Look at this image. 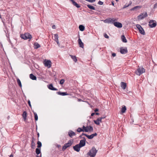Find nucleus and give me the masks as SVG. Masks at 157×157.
<instances>
[{"label": "nucleus", "instance_id": "nucleus-25", "mask_svg": "<svg viewBox=\"0 0 157 157\" xmlns=\"http://www.w3.org/2000/svg\"><path fill=\"white\" fill-rule=\"evenodd\" d=\"M85 27L82 25H80L79 26V30L81 31H83L85 29Z\"/></svg>", "mask_w": 157, "mask_h": 157}, {"label": "nucleus", "instance_id": "nucleus-53", "mask_svg": "<svg viewBox=\"0 0 157 157\" xmlns=\"http://www.w3.org/2000/svg\"><path fill=\"white\" fill-rule=\"evenodd\" d=\"M36 157H41V154L39 155H36Z\"/></svg>", "mask_w": 157, "mask_h": 157}, {"label": "nucleus", "instance_id": "nucleus-1", "mask_svg": "<svg viewBox=\"0 0 157 157\" xmlns=\"http://www.w3.org/2000/svg\"><path fill=\"white\" fill-rule=\"evenodd\" d=\"M98 151L94 147H92L89 152L88 153L87 155H89L91 157H94L95 156Z\"/></svg>", "mask_w": 157, "mask_h": 157}, {"label": "nucleus", "instance_id": "nucleus-27", "mask_svg": "<svg viewBox=\"0 0 157 157\" xmlns=\"http://www.w3.org/2000/svg\"><path fill=\"white\" fill-rule=\"evenodd\" d=\"M54 40L55 41H58V40H58L59 37H58V34L56 33V34H54Z\"/></svg>", "mask_w": 157, "mask_h": 157}, {"label": "nucleus", "instance_id": "nucleus-23", "mask_svg": "<svg viewBox=\"0 0 157 157\" xmlns=\"http://www.w3.org/2000/svg\"><path fill=\"white\" fill-rule=\"evenodd\" d=\"M73 141L71 140H70L67 143H65V144L68 147L71 145L73 143Z\"/></svg>", "mask_w": 157, "mask_h": 157}, {"label": "nucleus", "instance_id": "nucleus-5", "mask_svg": "<svg viewBox=\"0 0 157 157\" xmlns=\"http://www.w3.org/2000/svg\"><path fill=\"white\" fill-rule=\"evenodd\" d=\"M147 16V12L143 13H141L138 16L137 18L139 20H140L144 19L145 17Z\"/></svg>", "mask_w": 157, "mask_h": 157}, {"label": "nucleus", "instance_id": "nucleus-22", "mask_svg": "<svg viewBox=\"0 0 157 157\" xmlns=\"http://www.w3.org/2000/svg\"><path fill=\"white\" fill-rule=\"evenodd\" d=\"M29 77L30 79L33 80H36V77L33 74H31L29 75Z\"/></svg>", "mask_w": 157, "mask_h": 157}, {"label": "nucleus", "instance_id": "nucleus-30", "mask_svg": "<svg viewBox=\"0 0 157 157\" xmlns=\"http://www.w3.org/2000/svg\"><path fill=\"white\" fill-rule=\"evenodd\" d=\"M71 56V59L73 60V61L75 62H76L77 60V59H76V57L75 56H72V55H70Z\"/></svg>", "mask_w": 157, "mask_h": 157}, {"label": "nucleus", "instance_id": "nucleus-45", "mask_svg": "<svg viewBox=\"0 0 157 157\" xmlns=\"http://www.w3.org/2000/svg\"><path fill=\"white\" fill-rule=\"evenodd\" d=\"M104 36L105 38H108L109 37V36H108V35L106 33H104Z\"/></svg>", "mask_w": 157, "mask_h": 157}, {"label": "nucleus", "instance_id": "nucleus-32", "mask_svg": "<svg viewBox=\"0 0 157 157\" xmlns=\"http://www.w3.org/2000/svg\"><path fill=\"white\" fill-rule=\"evenodd\" d=\"M87 6L90 9L94 10H95V7H94L93 6H91L90 5H87Z\"/></svg>", "mask_w": 157, "mask_h": 157}, {"label": "nucleus", "instance_id": "nucleus-60", "mask_svg": "<svg viewBox=\"0 0 157 157\" xmlns=\"http://www.w3.org/2000/svg\"><path fill=\"white\" fill-rule=\"evenodd\" d=\"M10 157H13V155L12 154H11L10 155Z\"/></svg>", "mask_w": 157, "mask_h": 157}, {"label": "nucleus", "instance_id": "nucleus-55", "mask_svg": "<svg viewBox=\"0 0 157 157\" xmlns=\"http://www.w3.org/2000/svg\"><path fill=\"white\" fill-rule=\"evenodd\" d=\"M105 117H100L99 118L100 119H101V120L102 119H104L105 118Z\"/></svg>", "mask_w": 157, "mask_h": 157}, {"label": "nucleus", "instance_id": "nucleus-8", "mask_svg": "<svg viewBox=\"0 0 157 157\" xmlns=\"http://www.w3.org/2000/svg\"><path fill=\"white\" fill-rule=\"evenodd\" d=\"M120 49V52L122 54H125L128 52L127 48L126 47H121Z\"/></svg>", "mask_w": 157, "mask_h": 157}, {"label": "nucleus", "instance_id": "nucleus-3", "mask_svg": "<svg viewBox=\"0 0 157 157\" xmlns=\"http://www.w3.org/2000/svg\"><path fill=\"white\" fill-rule=\"evenodd\" d=\"M145 72V69L143 67H138L136 71V75L140 76Z\"/></svg>", "mask_w": 157, "mask_h": 157}, {"label": "nucleus", "instance_id": "nucleus-28", "mask_svg": "<svg viewBox=\"0 0 157 157\" xmlns=\"http://www.w3.org/2000/svg\"><path fill=\"white\" fill-rule=\"evenodd\" d=\"M88 127H87V126L85 127L84 126H83L82 128L83 130V132H89V130L88 129H87V128Z\"/></svg>", "mask_w": 157, "mask_h": 157}, {"label": "nucleus", "instance_id": "nucleus-56", "mask_svg": "<svg viewBox=\"0 0 157 157\" xmlns=\"http://www.w3.org/2000/svg\"><path fill=\"white\" fill-rule=\"evenodd\" d=\"M98 111V109H96L95 110H94V112H97V111Z\"/></svg>", "mask_w": 157, "mask_h": 157}, {"label": "nucleus", "instance_id": "nucleus-64", "mask_svg": "<svg viewBox=\"0 0 157 157\" xmlns=\"http://www.w3.org/2000/svg\"><path fill=\"white\" fill-rule=\"evenodd\" d=\"M32 140H33L34 141V140H35V139H34V137H33L32 138Z\"/></svg>", "mask_w": 157, "mask_h": 157}, {"label": "nucleus", "instance_id": "nucleus-15", "mask_svg": "<svg viewBox=\"0 0 157 157\" xmlns=\"http://www.w3.org/2000/svg\"><path fill=\"white\" fill-rule=\"evenodd\" d=\"M78 43L79 47L81 48H84V44L82 42L81 39L79 38L78 40Z\"/></svg>", "mask_w": 157, "mask_h": 157}, {"label": "nucleus", "instance_id": "nucleus-14", "mask_svg": "<svg viewBox=\"0 0 157 157\" xmlns=\"http://www.w3.org/2000/svg\"><path fill=\"white\" fill-rule=\"evenodd\" d=\"M68 133L69 136L71 138L73 136H75L76 135L75 133L71 130L69 131Z\"/></svg>", "mask_w": 157, "mask_h": 157}, {"label": "nucleus", "instance_id": "nucleus-63", "mask_svg": "<svg viewBox=\"0 0 157 157\" xmlns=\"http://www.w3.org/2000/svg\"><path fill=\"white\" fill-rule=\"evenodd\" d=\"M95 114L96 115H98L99 114V113H96Z\"/></svg>", "mask_w": 157, "mask_h": 157}, {"label": "nucleus", "instance_id": "nucleus-19", "mask_svg": "<svg viewBox=\"0 0 157 157\" xmlns=\"http://www.w3.org/2000/svg\"><path fill=\"white\" fill-rule=\"evenodd\" d=\"M94 121L95 124L97 125H99L100 123L101 122V119H100L99 118H98L96 120H94Z\"/></svg>", "mask_w": 157, "mask_h": 157}, {"label": "nucleus", "instance_id": "nucleus-50", "mask_svg": "<svg viewBox=\"0 0 157 157\" xmlns=\"http://www.w3.org/2000/svg\"><path fill=\"white\" fill-rule=\"evenodd\" d=\"M132 2L131 1H130L129 2V4H128L129 5V6H131L132 4Z\"/></svg>", "mask_w": 157, "mask_h": 157}, {"label": "nucleus", "instance_id": "nucleus-49", "mask_svg": "<svg viewBox=\"0 0 157 157\" xmlns=\"http://www.w3.org/2000/svg\"><path fill=\"white\" fill-rule=\"evenodd\" d=\"M52 28L53 29H56V26L55 25H53L52 27Z\"/></svg>", "mask_w": 157, "mask_h": 157}, {"label": "nucleus", "instance_id": "nucleus-61", "mask_svg": "<svg viewBox=\"0 0 157 157\" xmlns=\"http://www.w3.org/2000/svg\"><path fill=\"white\" fill-rule=\"evenodd\" d=\"M37 135L38 136V138L39 137V133H38L37 134Z\"/></svg>", "mask_w": 157, "mask_h": 157}, {"label": "nucleus", "instance_id": "nucleus-58", "mask_svg": "<svg viewBox=\"0 0 157 157\" xmlns=\"http://www.w3.org/2000/svg\"><path fill=\"white\" fill-rule=\"evenodd\" d=\"M95 114V113H93L91 114V116H93L94 114Z\"/></svg>", "mask_w": 157, "mask_h": 157}, {"label": "nucleus", "instance_id": "nucleus-20", "mask_svg": "<svg viewBox=\"0 0 157 157\" xmlns=\"http://www.w3.org/2000/svg\"><path fill=\"white\" fill-rule=\"evenodd\" d=\"M142 7V6H137L131 8L130 10L131 11H134V10H136L137 9H140Z\"/></svg>", "mask_w": 157, "mask_h": 157}, {"label": "nucleus", "instance_id": "nucleus-29", "mask_svg": "<svg viewBox=\"0 0 157 157\" xmlns=\"http://www.w3.org/2000/svg\"><path fill=\"white\" fill-rule=\"evenodd\" d=\"M88 127L87 128V129H88L89 132H92L93 131V128L92 126H87Z\"/></svg>", "mask_w": 157, "mask_h": 157}, {"label": "nucleus", "instance_id": "nucleus-36", "mask_svg": "<svg viewBox=\"0 0 157 157\" xmlns=\"http://www.w3.org/2000/svg\"><path fill=\"white\" fill-rule=\"evenodd\" d=\"M31 144L32 145V148L33 149H34L35 147V143H34V141L33 140H32Z\"/></svg>", "mask_w": 157, "mask_h": 157}, {"label": "nucleus", "instance_id": "nucleus-11", "mask_svg": "<svg viewBox=\"0 0 157 157\" xmlns=\"http://www.w3.org/2000/svg\"><path fill=\"white\" fill-rule=\"evenodd\" d=\"M114 25L118 28H121L122 27V25L121 23L118 22H115L114 23Z\"/></svg>", "mask_w": 157, "mask_h": 157}, {"label": "nucleus", "instance_id": "nucleus-46", "mask_svg": "<svg viewBox=\"0 0 157 157\" xmlns=\"http://www.w3.org/2000/svg\"><path fill=\"white\" fill-rule=\"evenodd\" d=\"M28 104H29V106L30 107H31L32 106H31V102H30V101L29 100L28 101Z\"/></svg>", "mask_w": 157, "mask_h": 157}, {"label": "nucleus", "instance_id": "nucleus-52", "mask_svg": "<svg viewBox=\"0 0 157 157\" xmlns=\"http://www.w3.org/2000/svg\"><path fill=\"white\" fill-rule=\"evenodd\" d=\"M82 138L83 139V140H84L85 142H86V140L85 137H82Z\"/></svg>", "mask_w": 157, "mask_h": 157}, {"label": "nucleus", "instance_id": "nucleus-34", "mask_svg": "<svg viewBox=\"0 0 157 157\" xmlns=\"http://www.w3.org/2000/svg\"><path fill=\"white\" fill-rule=\"evenodd\" d=\"M126 110V108L125 106H124L123 107L121 108V111L122 113H124Z\"/></svg>", "mask_w": 157, "mask_h": 157}, {"label": "nucleus", "instance_id": "nucleus-6", "mask_svg": "<svg viewBox=\"0 0 157 157\" xmlns=\"http://www.w3.org/2000/svg\"><path fill=\"white\" fill-rule=\"evenodd\" d=\"M136 27L139 30L140 33L143 35H145V32L143 28L139 24H137L136 25Z\"/></svg>", "mask_w": 157, "mask_h": 157}, {"label": "nucleus", "instance_id": "nucleus-21", "mask_svg": "<svg viewBox=\"0 0 157 157\" xmlns=\"http://www.w3.org/2000/svg\"><path fill=\"white\" fill-rule=\"evenodd\" d=\"M121 87L123 89H125L126 87V83L124 82H121Z\"/></svg>", "mask_w": 157, "mask_h": 157}, {"label": "nucleus", "instance_id": "nucleus-40", "mask_svg": "<svg viewBox=\"0 0 157 157\" xmlns=\"http://www.w3.org/2000/svg\"><path fill=\"white\" fill-rule=\"evenodd\" d=\"M67 147H68L65 144H64V146L63 147H62V150L63 151H64V150H65Z\"/></svg>", "mask_w": 157, "mask_h": 157}, {"label": "nucleus", "instance_id": "nucleus-48", "mask_svg": "<svg viewBox=\"0 0 157 157\" xmlns=\"http://www.w3.org/2000/svg\"><path fill=\"white\" fill-rule=\"evenodd\" d=\"M116 55V54L115 53H112V56L113 57H115Z\"/></svg>", "mask_w": 157, "mask_h": 157}, {"label": "nucleus", "instance_id": "nucleus-47", "mask_svg": "<svg viewBox=\"0 0 157 157\" xmlns=\"http://www.w3.org/2000/svg\"><path fill=\"white\" fill-rule=\"evenodd\" d=\"M157 7V2L154 5V8L155 9Z\"/></svg>", "mask_w": 157, "mask_h": 157}, {"label": "nucleus", "instance_id": "nucleus-7", "mask_svg": "<svg viewBox=\"0 0 157 157\" xmlns=\"http://www.w3.org/2000/svg\"><path fill=\"white\" fill-rule=\"evenodd\" d=\"M149 25L151 28H153L156 25V22L155 21L151 20L149 22Z\"/></svg>", "mask_w": 157, "mask_h": 157}, {"label": "nucleus", "instance_id": "nucleus-2", "mask_svg": "<svg viewBox=\"0 0 157 157\" xmlns=\"http://www.w3.org/2000/svg\"><path fill=\"white\" fill-rule=\"evenodd\" d=\"M118 19L114 18H109L104 21V22L105 23L108 24H114L115 21H117Z\"/></svg>", "mask_w": 157, "mask_h": 157}, {"label": "nucleus", "instance_id": "nucleus-10", "mask_svg": "<svg viewBox=\"0 0 157 157\" xmlns=\"http://www.w3.org/2000/svg\"><path fill=\"white\" fill-rule=\"evenodd\" d=\"M81 147L78 144H77L73 147L74 150L77 152H79Z\"/></svg>", "mask_w": 157, "mask_h": 157}, {"label": "nucleus", "instance_id": "nucleus-54", "mask_svg": "<svg viewBox=\"0 0 157 157\" xmlns=\"http://www.w3.org/2000/svg\"><path fill=\"white\" fill-rule=\"evenodd\" d=\"M56 42L57 43V44L59 45V46L60 43L59 41V40L58 41H56Z\"/></svg>", "mask_w": 157, "mask_h": 157}, {"label": "nucleus", "instance_id": "nucleus-59", "mask_svg": "<svg viewBox=\"0 0 157 157\" xmlns=\"http://www.w3.org/2000/svg\"><path fill=\"white\" fill-rule=\"evenodd\" d=\"M78 101H82V99H81L78 98Z\"/></svg>", "mask_w": 157, "mask_h": 157}, {"label": "nucleus", "instance_id": "nucleus-13", "mask_svg": "<svg viewBox=\"0 0 157 157\" xmlns=\"http://www.w3.org/2000/svg\"><path fill=\"white\" fill-rule=\"evenodd\" d=\"M48 89L52 90H57L58 89L54 87L52 84L49 85L48 86Z\"/></svg>", "mask_w": 157, "mask_h": 157}, {"label": "nucleus", "instance_id": "nucleus-43", "mask_svg": "<svg viewBox=\"0 0 157 157\" xmlns=\"http://www.w3.org/2000/svg\"><path fill=\"white\" fill-rule=\"evenodd\" d=\"M129 6V5H128L127 4V3H126L124 6V7H123V9H124L126 8H127Z\"/></svg>", "mask_w": 157, "mask_h": 157}, {"label": "nucleus", "instance_id": "nucleus-37", "mask_svg": "<svg viewBox=\"0 0 157 157\" xmlns=\"http://www.w3.org/2000/svg\"><path fill=\"white\" fill-rule=\"evenodd\" d=\"M17 82L19 86H20V87H21L22 85L21 82L19 78L17 79Z\"/></svg>", "mask_w": 157, "mask_h": 157}, {"label": "nucleus", "instance_id": "nucleus-35", "mask_svg": "<svg viewBox=\"0 0 157 157\" xmlns=\"http://www.w3.org/2000/svg\"><path fill=\"white\" fill-rule=\"evenodd\" d=\"M33 113L34 115L35 120L36 121H37L38 119V117L37 114L36 112H33Z\"/></svg>", "mask_w": 157, "mask_h": 157}, {"label": "nucleus", "instance_id": "nucleus-44", "mask_svg": "<svg viewBox=\"0 0 157 157\" xmlns=\"http://www.w3.org/2000/svg\"><path fill=\"white\" fill-rule=\"evenodd\" d=\"M86 1L89 2H90L92 3L94 2L95 0H86Z\"/></svg>", "mask_w": 157, "mask_h": 157}, {"label": "nucleus", "instance_id": "nucleus-17", "mask_svg": "<svg viewBox=\"0 0 157 157\" xmlns=\"http://www.w3.org/2000/svg\"><path fill=\"white\" fill-rule=\"evenodd\" d=\"M56 93L59 95L62 96H65L68 95V94L66 92H61L60 91L57 92Z\"/></svg>", "mask_w": 157, "mask_h": 157}, {"label": "nucleus", "instance_id": "nucleus-57", "mask_svg": "<svg viewBox=\"0 0 157 157\" xmlns=\"http://www.w3.org/2000/svg\"><path fill=\"white\" fill-rule=\"evenodd\" d=\"M111 4H112V5L114 6V1H112L111 2Z\"/></svg>", "mask_w": 157, "mask_h": 157}, {"label": "nucleus", "instance_id": "nucleus-18", "mask_svg": "<svg viewBox=\"0 0 157 157\" xmlns=\"http://www.w3.org/2000/svg\"><path fill=\"white\" fill-rule=\"evenodd\" d=\"M70 1L72 2L73 4L76 7L79 8L80 7V6L74 0H70Z\"/></svg>", "mask_w": 157, "mask_h": 157}, {"label": "nucleus", "instance_id": "nucleus-4", "mask_svg": "<svg viewBox=\"0 0 157 157\" xmlns=\"http://www.w3.org/2000/svg\"><path fill=\"white\" fill-rule=\"evenodd\" d=\"M21 37L22 39L24 40L29 39V40H30L32 38V36L29 33H27L24 34H21Z\"/></svg>", "mask_w": 157, "mask_h": 157}, {"label": "nucleus", "instance_id": "nucleus-41", "mask_svg": "<svg viewBox=\"0 0 157 157\" xmlns=\"http://www.w3.org/2000/svg\"><path fill=\"white\" fill-rule=\"evenodd\" d=\"M65 82V80L64 79H62L60 81V84L62 85Z\"/></svg>", "mask_w": 157, "mask_h": 157}, {"label": "nucleus", "instance_id": "nucleus-31", "mask_svg": "<svg viewBox=\"0 0 157 157\" xmlns=\"http://www.w3.org/2000/svg\"><path fill=\"white\" fill-rule=\"evenodd\" d=\"M22 117L25 120L27 117V113L26 111H24L22 114Z\"/></svg>", "mask_w": 157, "mask_h": 157}, {"label": "nucleus", "instance_id": "nucleus-51", "mask_svg": "<svg viewBox=\"0 0 157 157\" xmlns=\"http://www.w3.org/2000/svg\"><path fill=\"white\" fill-rule=\"evenodd\" d=\"M81 135L82 136H86H86H87V134H86V133H82V134H81Z\"/></svg>", "mask_w": 157, "mask_h": 157}, {"label": "nucleus", "instance_id": "nucleus-26", "mask_svg": "<svg viewBox=\"0 0 157 157\" xmlns=\"http://www.w3.org/2000/svg\"><path fill=\"white\" fill-rule=\"evenodd\" d=\"M34 48L37 49L40 47V45L37 42H36L34 44Z\"/></svg>", "mask_w": 157, "mask_h": 157}, {"label": "nucleus", "instance_id": "nucleus-16", "mask_svg": "<svg viewBox=\"0 0 157 157\" xmlns=\"http://www.w3.org/2000/svg\"><path fill=\"white\" fill-rule=\"evenodd\" d=\"M81 147H84L85 145L86 142L84 140H80V143L78 144Z\"/></svg>", "mask_w": 157, "mask_h": 157}, {"label": "nucleus", "instance_id": "nucleus-12", "mask_svg": "<svg viewBox=\"0 0 157 157\" xmlns=\"http://www.w3.org/2000/svg\"><path fill=\"white\" fill-rule=\"evenodd\" d=\"M97 136V133H94L90 135H88L87 134L86 137L89 139H93L94 136Z\"/></svg>", "mask_w": 157, "mask_h": 157}, {"label": "nucleus", "instance_id": "nucleus-38", "mask_svg": "<svg viewBox=\"0 0 157 157\" xmlns=\"http://www.w3.org/2000/svg\"><path fill=\"white\" fill-rule=\"evenodd\" d=\"M37 147L38 148L42 146L41 143L40 141H38L37 142Z\"/></svg>", "mask_w": 157, "mask_h": 157}, {"label": "nucleus", "instance_id": "nucleus-42", "mask_svg": "<svg viewBox=\"0 0 157 157\" xmlns=\"http://www.w3.org/2000/svg\"><path fill=\"white\" fill-rule=\"evenodd\" d=\"M98 4L100 5H102L103 4V2L102 1H99L98 2Z\"/></svg>", "mask_w": 157, "mask_h": 157}, {"label": "nucleus", "instance_id": "nucleus-33", "mask_svg": "<svg viewBox=\"0 0 157 157\" xmlns=\"http://www.w3.org/2000/svg\"><path fill=\"white\" fill-rule=\"evenodd\" d=\"M36 154L38 155L40 153V150L38 148H36Z\"/></svg>", "mask_w": 157, "mask_h": 157}, {"label": "nucleus", "instance_id": "nucleus-24", "mask_svg": "<svg viewBox=\"0 0 157 157\" xmlns=\"http://www.w3.org/2000/svg\"><path fill=\"white\" fill-rule=\"evenodd\" d=\"M121 39L122 41L124 43H126L127 42V40H126L125 36L124 35H122L121 36Z\"/></svg>", "mask_w": 157, "mask_h": 157}, {"label": "nucleus", "instance_id": "nucleus-62", "mask_svg": "<svg viewBox=\"0 0 157 157\" xmlns=\"http://www.w3.org/2000/svg\"><path fill=\"white\" fill-rule=\"evenodd\" d=\"M82 136L81 135H80L79 136V137L80 138H82Z\"/></svg>", "mask_w": 157, "mask_h": 157}, {"label": "nucleus", "instance_id": "nucleus-39", "mask_svg": "<svg viewBox=\"0 0 157 157\" xmlns=\"http://www.w3.org/2000/svg\"><path fill=\"white\" fill-rule=\"evenodd\" d=\"M76 130H77V131L78 132H83V130L81 128H78Z\"/></svg>", "mask_w": 157, "mask_h": 157}, {"label": "nucleus", "instance_id": "nucleus-9", "mask_svg": "<svg viewBox=\"0 0 157 157\" xmlns=\"http://www.w3.org/2000/svg\"><path fill=\"white\" fill-rule=\"evenodd\" d=\"M51 62L50 60L45 59L44 61V64L45 66L50 68L51 66Z\"/></svg>", "mask_w": 157, "mask_h": 157}]
</instances>
